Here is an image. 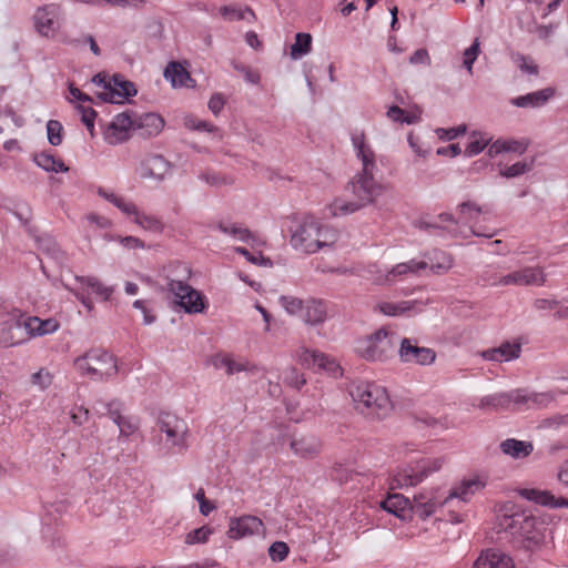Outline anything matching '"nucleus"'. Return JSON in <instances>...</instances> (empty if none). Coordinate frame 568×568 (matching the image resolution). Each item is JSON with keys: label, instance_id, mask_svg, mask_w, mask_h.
Listing matches in <instances>:
<instances>
[{"label": "nucleus", "instance_id": "nucleus-1", "mask_svg": "<svg viewBox=\"0 0 568 568\" xmlns=\"http://www.w3.org/2000/svg\"><path fill=\"white\" fill-rule=\"evenodd\" d=\"M352 143L356 150L357 158L362 162V172L351 182L352 192L356 196V201L335 199L329 205L333 216H343L356 212L362 206L372 203L383 191V185L374 179L376 169L375 153L366 143L364 132H354L352 134Z\"/></svg>", "mask_w": 568, "mask_h": 568}, {"label": "nucleus", "instance_id": "nucleus-2", "mask_svg": "<svg viewBox=\"0 0 568 568\" xmlns=\"http://www.w3.org/2000/svg\"><path fill=\"white\" fill-rule=\"evenodd\" d=\"M356 408L364 415L383 419L393 410V403L385 387L369 382H361L351 390Z\"/></svg>", "mask_w": 568, "mask_h": 568}, {"label": "nucleus", "instance_id": "nucleus-3", "mask_svg": "<svg viewBox=\"0 0 568 568\" xmlns=\"http://www.w3.org/2000/svg\"><path fill=\"white\" fill-rule=\"evenodd\" d=\"M77 373L94 382H106L119 373L116 357L103 348H91L74 359Z\"/></svg>", "mask_w": 568, "mask_h": 568}, {"label": "nucleus", "instance_id": "nucleus-4", "mask_svg": "<svg viewBox=\"0 0 568 568\" xmlns=\"http://www.w3.org/2000/svg\"><path fill=\"white\" fill-rule=\"evenodd\" d=\"M397 343V334L387 327H382L371 335L358 338L355 351L366 361L383 362L394 354Z\"/></svg>", "mask_w": 568, "mask_h": 568}, {"label": "nucleus", "instance_id": "nucleus-5", "mask_svg": "<svg viewBox=\"0 0 568 568\" xmlns=\"http://www.w3.org/2000/svg\"><path fill=\"white\" fill-rule=\"evenodd\" d=\"M499 527L516 538L527 542V547L540 544L545 538V524L532 515L516 513L504 515L499 519Z\"/></svg>", "mask_w": 568, "mask_h": 568}, {"label": "nucleus", "instance_id": "nucleus-6", "mask_svg": "<svg viewBox=\"0 0 568 568\" xmlns=\"http://www.w3.org/2000/svg\"><path fill=\"white\" fill-rule=\"evenodd\" d=\"M444 464L445 459L443 457H427L408 464L403 468H399L392 476L390 488L395 489L416 486L433 473L438 471Z\"/></svg>", "mask_w": 568, "mask_h": 568}, {"label": "nucleus", "instance_id": "nucleus-7", "mask_svg": "<svg viewBox=\"0 0 568 568\" xmlns=\"http://www.w3.org/2000/svg\"><path fill=\"white\" fill-rule=\"evenodd\" d=\"M496 216L488 206H479L466 201L459 205V221L469 225L476 236L491 237L496 233Z\"/></svg>", "mask_w": 568, "mask_h": 568}, {"label": "nucleus", "instance_id": "nucleus-8", "mask_svg": "<svg viewBox=\"0 0 568 568\" xmlns=\"http://www.w3.org/2000/svg\"><path fill=\"white\" fill-rule=\"evenodd\" d=\"M158 428L164 434L165 445L173 453H184L189 448L190 429L187 423L172 413H161Z\"/></svg>", "mask_w": 568, "mask_h": 568}, {"label": "nucleus", "instance_id": "nucleus-9", "mask_svg": "<svg viewBox=\"0 0 568 568\" xmlns=\"http://www.w3.org/2000/svg\"><path fill=\"white\" fill-rule=\"evenodd\" d=\"M92 82L101 88L97 95L104 102L121 104L136 94L135 85L119 74L110 78L99 73L93 77Z\"/></svg>", "mask_w": 568, "mask_h": 568}, {"label": "nucleus", "instance_id": "nucleus-10", "mask_svg": "<svg viewBox=\"0 0 568 568\" xmlns=\"http://www.w3.org/2000/svg\"><path fill=\"white\" fill-rule=\"evenodd\" d=\"M168 290L174 296L175 303L186 313L197 314L206 308L205 296L183 281L170 280Z\"/></svg>", "mask_w": 568, "mask_h": 568}, {"label": "nucleus", "instance_id": "nucleus-11", "mask_svg": "<svg viewBox=\"0 0 568 568\" xmlns=\"http://www.w3.org/2000/svg\"><path fill=\"white\" fill-rule=\"evenodd\" d=\"M552 397L546 393H527L525 390H514L509 394H496L485 397L481 403L487 406H508L510 403L515 405L525 404L528 407L547 406Z\"/></svg>", "mask_w": 568, "mask_h": 568}, {"label": "nucleus", "instance_id": "nucleus-12", "mask_svg": "<svg viewBox=\"0 0 568 568\" xmlns=\"http://www.w3.org/2000/svg\"><path fill=\"white\" fill-rule=\"evenodd\" d=\"M24 313L19 308L9 311L0 323V345L11 347L26 342L22 318Z\"/></svg>", "mask_w": 568, "mask_h": 568}, {"label": "nucleus", "instance_id": "nucleus-13", "mask_svg": "<svg viewBox=\"0 0 568 568\" xmlns=\"http://www.w3.org/2000/svg\"><path fill=\"white\" fill-rule=\"evenodd\" d=\"M37 32L45 38H53L61 27V8L49 3L38 8L33 14Z\"/></svg>", "mask_w": 568, "mask_h": 568}, {"label": "nucleus", "instance_id": "nucleus-14", "mask_svg": "<svg viewBox=\"0 0 568 568\" xmlns=\"http://www.w3.org/2000/svg\"><path fill=\"white\" fill-rule=\"evenodd\" d=\"M296 361L307 368H318L336 376L341 372L338 363L331 356L301 346L295 352Z\"/></svg>", "mask_w": 568, "mask_h": 568}, {"label": "nucleus", "instance_id": "nucleus-15", "mask_svg": "<svg viewBox=\"0 0 568 568\" xmlns=\"http://www.w3.org/2000/svg\"><path fill=\"white\" fill-rule=\"evenodd\" d=\"M316 221L314 217H306L296 227L291 236V245L305 254H314L318 252L316 242Z\"/></svg>", "mask_w": 568, "mask_h": 568}, {"label": "nucleus", "instance_id": "nucleus-16", "mask_svg": "<svg viewBox=\"0 0 568 568\" xmlns=\"http://www.w3.org/2000/svg\"><path fill=\"white\" fill-rule=\"evenodd\" d=\"M265 526L261 518L253 515L231 517L226 535L232 540H239L264 532Z\"/></svg>", "mask_w": 568, "mask_h": 568}, {"label": "nucleus", "instance_id": "nucleus-17", "mask_svg": "<svg viewBox=\"0 0 568 568\" xmlns=\"http://www.w3.org/2000/svg\"><path fill=\"white\" fill-rule=\"evenodd\" d=\"M398 356L403 363L430 365L436 359V353L429 347L418 346L412 338H403L398 348Z\"/></svg>", "mask_w": 568, "mask_h": 568}, {"label": "nucleus", "instance_id": "nucleus-18", "mask_svg": "<svg viewBox=\"0 0 568 568\" xmlns=\"http://www.w3.org/2000/svg\"><path fill=\"white\" fill-rule=\"evenodd\" d=\"M427 302L423 300H404V301H378L374 306V312H378L385 316H412L423 311Z\"/></svg>", "mask_w": 568, "mask_h": 568}, {"label": "nucleus", "instance_id": "nucleus-19", "mask_svg": "<svg viewBox=\"0 0 568 568\" xmlns=\"http://www.w3.org/2000/svg\"><path fill=\"white\" fill-rule=\"evenodd\" d=\"M77 281L80 283V287L74 292V295L89 311L93 308V303L89 297V290L103 301H108L114 291L113 287L104 285L94 276L77 277Z\"/></svg>", "mask_w": 568, "mask_h": 568}, {"label": "nucleus", "instance_id": "nucleus-20", "mask_svg": "<svg viewBox=\"0 0 568 568\" xmlns=\"http://www.w3.org/2000/svg\"><path fill=\"white\" fill-rule=\"evenodd\" d=\"M487 484V476L484 474H474L468 478H464L460 484L456 485L449 494L445 497L446 504L457 498L467 503L471 497L485 488Z\"/></svg>", "mask_w": 568, "mask_h": 568}, {"label": "nucleus", "instance_id": "nucleus-21", "mask_svg": "<svg viewBox=\"0 0 568 568\" xmlns=\"http://www.w3.org/2000/svg\"><path fill=\"white\" fill-rule=\"evenodd\" d=\"M428 263L426 261L409 260L408 262H402L387 268V274L378 277L379 282H389V286L405 281L412 276H416L420 271L426 270Z\"/></svg>", "mask_w": 568, "mask_h": 568}, {"label": "nucleus", "instance_id": "nucleus-22", "mask_svg": "<svg viewBox=\"0 0 568 568\" xmlns=\"http://www.w3.org/2000/svg\"><path fill=\"white\" fill-rule=\"evenodd\" d=\"M135 129L133 114L128 112L114 116L104 131V140L109 144H119L129 139L130 130Z\"/></svg>", "mask_w": 568, "mask_h": 568}, {"label": "nucleus", "instance_id": "nucleus-23", "mask_svg": "<svg viewBox=\"0 0 568 568\" xmlns=\"http://www.w3.org/2000/svg\"><path fill=\"white\" fill-rule=\"evenodd\" d=\"M545 283V274L538 267H525L510 274L501 276L496 284L507 285H542Z\"/></svg>", "mask_w": 568, "mask_h": 568}, {"label": "nucleus", "instance_id": "nucleus-24", "mask_svg": "<svg viewBox=\"0 0 568 568\" xmlns=\"http://www.w3.org/2000/svg\"><path fill=\"white\" fill-rule=\"evenodd\" d=\"M446 504L445 497L438 495L437 490H424L414 496L412 509L420 518H427L433 515L437 507Z\"/></svg>", "mask_w": 568, "mask_h": 568}, {"label": "nucleus", "instance_id": "nucleus-25", "mask_svg": "<svg viewBox=\"0 0 568 568\" xmlns=\"http://www.w3.org/2000/svg\"><path fill=\"white\" fill-rule=\"evenodd\" d=\"M290 448L300 458L313 459L321 453L322 443L313 435H293Z\"/></svg>", "mask_w": 568, "mask_h": 568}, {"label": "nucleus", "instance_id": "nucleus-26", "mask_svg": "<svg viewBox=\"0 0 568 568\" xmlns=\"http://www.w3.org/2000/svg\"><path fill=\"white\" fill-rule=\"evenodd\" d=\"M213 365L216 368H225L227 375H233L240 372H247L250 374H257L261 368L244 358H235L230 354H219L213 359Z\"/></svg>", "mask_w": 568, "mask_h": 568}, {"label": "nucleus", "instance_id": "nucleus-27", "mask_svg": "<svg viewBox=\"0 0 568 568\" xmlns=\"http://www.w3.org/2000/svg\"><path fill=\"white\" fill-rule=\"evenodd\" d=\"M169 164L161 155H151L145 158L135 169L138 176L142 180H156L163 179L168 172Z\"/></svg>", "mask_w": 568, "mask_h": 568}, {"label": "nucleus", "instance_id": "nucleus-28", "mask_svg": "<svg viewBox=\"0 0 568 568\" xmlns=\"http://www.w3.org/2000/svg\"><path fill=\"white\" fill-rule=\"evenodd\" d=\"M521 345L518 342H504L500 346L483 351L480 356L485 361L509 362L520 356Z\"/></svg>", "mask_w": 568, "mask_h": 568}, {"label": "nucleus", "instance_id": "nucleus-29", "mask_svg": "<svg viewBox=\"0 0 568 568\" xmlns=\"http://www.w3.org/2000/svg\"><path fill=\"white\" fill-rule=\"evenodd\" d=\"M520 495L538 505L547 506L550 508H566L568 507V499L564 497H556L548 490H540L536 488H525Z\"/></svg>", "mask_w": 568, "mask_h": 568}, {"label": "nucleus", "instance_id": "nucleus-30", "mask_svg": "<svg viewBox=\"0 0 568 568\" xmlns=\"http://www.w3.org/2000/svg\"><path fill=\"white\" fill-rule=\"evenodd\" d=\"M473 568H515L513 559L497 549L483 551Z\"/></svg>", "mask_w": 568, "mask_h": 568}, {"label": "nucleus", "instance_id": "nucleus-31", "mask_svg": "<svg viewBox=\"0 0 568 568\" xmlns=\"http://www.w3.org/2000/svg\"><path fill=\"white\" fill-rule=\"evenodd\" d=\"M554 88H545L525 95L514 98L511 104L518 108H539L545 105L554 95Z\"/></svg>", "mask_w": 568, "mask_h": 568}, {"label": "nucleus", "instance_id": "nucleus-32", "mask_svg": "<svg viewBox=\"0 0 568 568\" xmlns=\"http://www.w3.org/2000/svg\"><path fill=\"white\" fill-rule=\"evenodd\" d=\"M135 129L145 136L158 135L164 128V120L156 113L133 114Z\"/></svg>", "mask_w": 568, "mask_h": 568}, {"label": "nucleus", "instance_id": "nucleus-33", "mask_svg": "<svg viewBox=\"0 0 568 568\" xmlns=\"http://www.w3.org/2000/svg\"><path fill=\"white\" fill-rule=\"evenodd\" d=\"M327 316L326 304L321 300L310 298L305 301L304 312L301 318L310 325H317L323 323Z\"/></svg>", "mask_w": 568, "mask_h": 568}, {"label": "nucleus", "instance_id": "nucleus-34", "mask_svg": "<svg viewBox=\"0 0 568 568\" xmlns=\"http://www.w3.org/2000/svg\"><path fill=\"white\" fill-rule=\"evenodd\" d=\"M500 449L513 458H525L532 453L534 445L530 442L508 438L501 442Z\"/></svg>", "mask_w": 568, "mask_h": 568}, {"label": "nucleus", "instance_id": "nucleus-35", "mask_svg": "<svg viewBox=\"0 0 568 568\" xmlns=\"http://www.w3.org/2000/svg\"><path fill=\"white\" fill-rule=\"evenodd\" d=\"M316 237L318 239L316 245L320 252L333 248L339 239V233L335 227L316 221Z\"/></svg>", "mask_w": 568, "mask_h": 568}, {"label": "nucleus", "instance_id": "nucleus-36", "mask_svg": "<svg viewBox=\"0 0 568 568\" xmlns=\"http://www.w3.org/2000/svg\"><path fill=\"white\" fill-rule=\"evenodd\" d=\"M427 268L430 270L433 274L442 275L446 274L454 264V258L450 254L443 251H434L429 256Z\"/></svg>", "mask_w": 568, "mask_h": 568}, {"label": "nucleus", "instance_id": "nucleus-37", "mask_svg": "<svg viewBox=\"0 0 568 568\" xmlns=\"http://www.w3.org/2000/svg\"><path fill=\"white\" fill-rule=\"evenodd\" d=\"M34 163L47 172H68L69 168L60 158H55L53 154L48 152H41L34 154Z\"/></svg>", "mask_w": 568, "mask_h": 568}, {"label": "nucleus", "instance_id": "nucleus-38", "mask_svg": "<svg viewBox=\"0 0 568 568\" xmlns=\"http://www.w3.org/2000/svg\"><path fill=\"white\" fill-rule=\"evenodd\" d=\"M527 149V143L518 140H497L488 148V155L496 156L503 152H514L523 154Z\"/></svg>", "mask_w": 568, "mask_h": 568}, {"label": "nucleus", "instance_id": "nucleus-39", "mask_svg": "<svg viewBox=\"0 0 568 568\" xmlns=\"http://www.w3.org/2000/svg\"><path fill=\"white\" fill-rule=\"evenodd\" d=\"M381 506L383 509L397 517H405L410 503L400 494H390L381 503Z\"/></svg>", "mask_w": 568, "mask_h": 568}, {"label": "nucleus", "instance_id": "nucleus-40", "mask_svg": "<svg viewBox=\"0 0 568 568\" xmlns=\"http://www.w3.org/2000/svg\"><path fill=\"white\" fill-rule=\"evenodd\" d=\"M422 110L418 106H414L408 110L400 109L397 105H393L387 111V116L394 122L413 124L420 120Z\"/></svg>", "mask_w": 568, "mask_h": 568}, {"label": "nucleus", "instance_id": "nucleus-41", "mask_svg": "<svg viewBox=\"0 0 568 568\" xmlns=\"http://www.w3.org/2000/svg\"><path fill=\"white\" fill-rule=\"evenodd\" d=\"M164 77L171 81L173 87H189V82L193 81L179 62H171L164 71Z\"/></svg>", "mask_w": 568, "mask_h": 568}, {"label": "nucleus", "instance_id": "nucleus-42", "mask_svg": "<svg viewBox=\"0 0 568 568\" xmlns=\"http://www.w3.org/2000/svg\"><path fill=\"white\" fill-rule=\"evenodd\" d=\"M312 50V36L300 32L295 36V42L291 45L290 55L293 60H300Z\"/></svg>", "mask_w": 568, "mask_h": 568}, {"label": "nucleus", "instance_id": "nucleus-43", "mask_svg": "<svg viewBox=\"0 0 568 568\" xmlns=\"http://www.w3.org/2000/svg\"><path fill=\"white\" fill-rule=\"evenodd\" d=\"M220 14L229 21L235 20H255V14L250 8H241L237 6H224L220 8Z\"/></svg>", "mask_w": 568, "mask_h": 568}, {"label": "nucleus", "instance_id": "nucleus-44", "mask_svg": "<svg viewBox=\"0 0 568 568\" xmlns=\"http://www.w3.org/2000/svg\"><path fill=\"white\" fill-rule=\"evenodd\" d=\"M491 141V138L487 133L474 132L469 136V142L466 145L465 154L474 156L479 154Z\"/></svg>", "mask_w": 568, "mask_h": 568}, {"label": "nucleus", "instance_id": "nucleus-45", "mask_svg": "<svg viewBox=\"0 0 568 568\" xmlns=\"http://www.w3.org/2000/svg\"><path fill=\"white\" fill-rule=\"evenodd\" d=\"M133 222L145 231L154 233H161L163 231V223L159 217L149 215L140 210L133 219Z\"/></svg>", "mask_w": 568, "mask_h": 568}, {"label": "nucleus", "instance_id": "nucleus-46", "mask_svg": "<svg viewBox=\"0 0 568 568\" xmlns=\"http://www.w3.org/2000/svg\"><path fill=\"white\" fill-rule=\"evenodd\" d=\"M214 529L207 525L189 531L184 537V544L193 546L197 544H206L210 537L213 535Z\"/></svg>", "mask_w": 568, "mask_h": 568}, {"label": "nucleus", "instance_id": "nucleus-47", "mask_svg": "<svg viewBox=\"0 0 568 568\" xmlns=\"http://www.w3.org/2000/svg\"><path fill=\"white\" fill-rule=\"evenodd\" d=\"M280 301L288 314L301 317L302 312H304L305 301L294 296H282Z\"/></svg>", "mask_w": 568, "mask_h": 568}, {"label": "nucleus", "instance_id": "nucleus-48", "mask_svg": "<svg viewBox=\"0 0 568 568\" xmlns=\"http://www.w3.org/2000/svg\"><path fill=\"white\" fill-rule=\"evenodd\" d=\"M513 60L518 65V68L528 74L537 75L539 68L535 63L534 59L529 55H525L521 53H517L513 57Z\"/></svg>", "mask_w": 568, "mask_h": 568}, {"label": "nucleus", "instance_id": "nucleus-49", "mask_svg": "<svg viewBox=\"0 0 568 568\" xmlns=\"http://www.w3.org/2000/svg\"><path fill=\"white\" fill-rule=\"evenodd\" d=\"M217 227L221 232L230 234L243 242H247L251 237V233L247 229L237 226L235 224L219 223Z\"/></svg>", "mask_w": 568, "mask_h": 568}, {"label": "nucleus", "instance_id": "nucleus-50", "mask_svg": "<svg viewBox=\"0 0 568 568\" xmlns=\"http://www.w3.org/2000/svg\"><path fill=\"white\" fill-rule=\"evenodd\" d=\"M48 140L51 145H60L62 143L63 126L57 120H50L47 123Z\"/></svg>", "mask_w": 568, "mask_h": 568}, {"label": "nucleus", "instance_id": "nucleus-51", "mask_svg": "<svg viewBox=\"0 0 568 568\" xmlns=\"http://www.w3.org/2000/svg\"><path fill=\"white\" fill-rule=\"evenodd\" d=\"M480 52V43L478 39H475L474 43L467 48L464 52V61L463 64L469 72V74H473V64L478 58V54Z\"/></svg>", "mask_w": 568, "mask_h": 568}, {"label": "nucleus", "instance_id": "nucleus-52", "mask_svg": "<svg viewBox=\"0 0 568 568\" xmlns=\"http://www.w3.org/2000/svg\"><path fill=\"white\" fill-rule=\"evenodd\" d=\"M23 333L26 334V342L32 337L40 336V318L37 316H28L22 318Z\"/></svg>", "mask_w": 568, "mask_h": 568}, {"label": "nucleus", "instance_id": "nucleus-53", "mask_svg": "<svg viewBox=\"0 0 568 568\" xmlns=\"http://www.w3.org/2000/svg\"><path fill=\"white\" fill-rule=\"evenodd\" d=\"M52 375L49 371L41 368L39 372L32 374L31 383L38 386L41 390L47 389L52 384Z\"/></svg>", "mask_w": 568, "mask_h": 568}, {"label": "nucleus", "instance_id": "nucleus-54", "mask_svg": "<svg viewBox=\"0 0 568 568\" xmlns=\"http://www.w3.org/2000/svg\"><path fill=\"white\" fill-rule=\"evenodd\" d=\"M284 383L291 387L300 389L306 383V379L304 378V375L296 368H290L285 372Z\"/></svg>", "mask_w": 568, "mask_h": 568}, {"label": "nucleus", "instance_id": "nucleus-55", "mask_svg": "<svg viewBox=\"0 0 568 568\" xmlns=\"http://www.w3.org/2000/svg\"><path fill=\"white\" fill-rule=\"evenodd\" d=\"M184 125H185V128H187L190 130L209 131V132L212 131L214 128L209 122L203 121L192 114H189L184 118Z\"/></svg>", "mask_w": 568, "mask_h": 568}, {"label": "nucleus", "instance_id": "nucleus-56", "mask_svg": "<svg viewBox=\"0 0 568 568\" xmlns=\"http://www.w3.org/2000/svg\"><path fill=\"white\" fill-rule=\"evenodd\" d=\"M288 546L283 541H275L268 549L270 557L273 561H282L288 555Z\"/></svg>", "mask_w": 568, "mask_h": 568}, {"label": "nucleus", "instance_id": "nucleus-57", "mask_svg": "<svg viewBox=\"0 0 568 568\" xmlns=\"http://www.w3.org/2000/svg\"><path fill=\"white\" fill-rule=\"evenodd\" d=\"M69 415H70V419L72 420V423L74 425L81 426L84 423H87L89 419V409H87L83 406L74 405L71 408Z\"/></svg>", "mask_w": 568, "mask_h": 568}, {"label": "nucleus", "instance_id": "nucleus-58", "mask_svg": "<svg viewBox=\"0 0 568 568\" xmlns=\"http://www.w3.org/2000/svg\"><path fill=\"white\" fill-rule=\"evenodd\" d=\"M367 278L376 285L389 286V282H379L378 277L387 274V270L381 268L377 264H369L366 270Z\"/></svg>", "mask_w": 568, "mask_h": 568}, {"label": "nucleus", "instance_id": "nucleus-59", "mask_svg": "<svg viewBox=\"0 0 568 568\" xmlns=\"http://www.w3.org/2000/svg\"><path fill=\"white\" fill-rule=\"evenodd\" d=\"M530 170V165L526 162H517L510 166H507L501 171V175L506 178H515Z\"/></svg>", "mask_w": 568, "mask_h": 568}, {"label": "nucleus", "instance_id": "nucleus-60", "mask_svg": "<svg viewBox=\"0 0 568 568\" xmlns=\"http://www.w3.org/2000/svg\"><path fill=\"white\" fill-rule=\"evenodd\" d=\"M115 424L119 426L120 434L125 437L132 435L138 429V424L124 416L116 420Z\"/></svg>", "mask_w": 568, "mask_h": 568}, {"label": "nucleus", "instance_id": "nucleus-61", "mask_svg": "<svg viewBox=\"0 0 568 568\" xmlns=\"http://www.w3.org/2000/svg\"><path fill=\"white\" fill-rule=\"evenodd\" d=\"M40 336L52 334L57 332L60 327L59 322L55 318H47L41 320L40 318Z\"/></svg>", "mask_w": 568, "mask_h": 568}, {"label": "nucleus", "instance_id": "nucleus-62", "mask_svg": "<svg viewBox=\"0 0 568 568\" xmlns=\"http://www.w3.org/2000/svg\"><path fill=\"white\" fill-rule=\"evenodd\" d=\"M116 207L125 215L132 216L133 219L139 212V207L132 201H128L124 197L120 200Z\"/></svg>", "mask_w": 568, "mask_h": 568}, {"label": "nucleus", "instance_id": "nucleus-63", "mask_svg": "<svg viewBox=\"0 0 568 568\" xmlns=\"http://www.w3.org/2000/svg\"><path fill=\"white\" fill-rule=\"evenodd\" d=\"M80 111L82 114V121L88 128V130L92 133L94 128V119L97 116V112L92 108L80 106Z\"/></svg>", "mask_w": 568, "mask_h": 568}, {"label": "nucleus", "instance_id": "nucleus-64", "mask_svg": "<svg viewBox=\"0 0 568 568\" xmlns=\"http://www.w3.org/2000/svg\"><path fill=\"white\" fill-rule=\"evenodd\" d=\"M87 221L90 223V225L98 229H109L111 226V221L108 217L94 213L89 214L87 216Z\"/></svg>", "mask_w": 568, "mask_h": 568}]
</instances>
